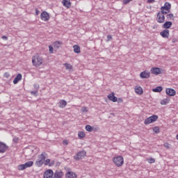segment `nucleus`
<instances>
[{
    "label": "nucleus",
    "mask_w": 178,
    "mask_h": 178,
    "mask_svg": "<svg viewBox=\"0 0 178 178\" xmlns=\"http://www.w3.org/2000/svg\"><path fill=\"white\" fill-rule=\"evenodd\" d=\"M87 152H86V150H82L79 152H78L74 156V159H75V161H80V159H83V158H84V156H86Z\"/></svg>",
    "instance_id": "7"
},
{
    "label": "nucleus",
    "mask_w": 178,
    "mask_h": 178,
    "mask_svg": "<svg viewBox=\"0 0 178 178\" xmlns=\"http://www.w3.org/2000/svg\"><path fill=\"white\" fill-rule=\"evenodd\" d=\"M63 65L65 66L66 70H73V65H72L71 64L64 63Z\"/></svg>",
    "instance_id": "30"
},
{
    "label": "nucleus",
    "mask_w": 178,
    "mask_h": 178,
    "mask_svg": "<svg viewBox=\"0 0 178 178\" xmlns=\"http://www.w3.org/2000/svg\"><path fill=\"white\" fill-rule=\"evenodd\" d=\"M66 105H67V102L64 99L60 100L58 103L59 108H65Z\"/></svg>",
    "instance_id": "21"
},
{
    "label": "nucleus",
    "mask_w": 178,
    "mask_h": 178,
    "mask_svg": "<svg viewBox=\"0 0 178 178\" xmlns=\"http://www.w3.org/2000/svg\"><path fill=\"white\" fill-rule=\"evenodd\" d=\"M165 94L168 95V97H175V95H176V90L170 88H168L165 89Z\"/></svg>",
    "instance_id": "10"
},
{
    "label": "nucleus",
    "mask_w": 178,
    "mask_h": 178,
    "mask_svg": "<svg viewBox=\"0 0 178 178\" xmlns=\"http://www.w3.org/2000/svg\"><path fill=\"white\" fill-rule=\"evenodd\" d=\"M168 20H175V15L172 13L168 14L166 15Z\"/></svg>",
    "instance_id": "32"
},
{
    "label": "nucleus",
    "mask_w": 178,
    "mask_h": 178,
    "mask_svg": "<svg viewBox=\"0 0 178 178\" xmlns=\"http://www.w3.org/2000/svg\"><path fill=\"white\" fill-rule=\"evenodd\" d=\"M113 163L117 168H121L124 165V158L122 156H115L113 158Z\"/></svg>",
    "instance_id": "2"
},
{
    "label": "nucleus",
    "mask_w": 178,
    "mask_h": 178,
    "mask_svg": "<svg viewBox=\"0 0 178 178\" xmlns=\"http://www.w3.org/2000/svg\"><path fill=\"white\" fill-rule=\"evenodd\" d=\"M158 120V115H153L147 118H146L144 121L145 124L148 125L151 124V123H154Z\"/></svg>",
    "instance_id": "5"
},
{
    "label": "nucleus",
    "mask_w": 178,
    "mask_h": 178,
    "mask_svg": "<svg viewBox=\"0 0 178 178\" xmlns=\"http://www.w3.org/2000/svg\"><path fill=\"white\" fill-rule=\"evenodd\" d=\"M85 129L86 131H89V132H91L93 130L92 127H91V125H86ZM94 130L95 131H97V130H98V128H95Z\"/></svg>",
    "instance_id": "24"
},
{
    "label": "nucleus",
    "mask_w": 178,
    "mask_h": 178,
    "mask_svg": "<svg viewBox=\"0 0 178 178\" xmlns=\"http://www.w3.org/2000/svg\"><path fill=\"white\" fill-rule=\"evenodd\" d=\"M153 131L156 133V134H158L161 131L159 129V127H155L153 128Z\"/></svg>",
    "instance_id": "33"
},
{
    "label": "nucleus",
    "mask_w": 178,
    "mask_h": 178,
    "mask_svg": "<svg viewBox=\"0 0 178 178\" xmlns=\"http://www.w3.org/2000/svg\"><path fill=\"white\" fill-rule=\"evenodd\" d=\"M74 48V52L75 54H80V52H81V50L80 49V46L77 45V44H74L73 46Z\"/></svg>",
    "instance_id": "22"
},
{
    "label": "nucleus",
    "mask_w": 178,
    "mask_h": 178,
    "mask_svg": "<svg viewBox=\"0 0 178 178\" xmlns=\"http://www.w3.org/2000/svg\"><path fill=\"white\" fill-rule=\"evenodd\" d=\"M50 163H51V159H47L44 161V165H45V166H48V165H49Z\"/></svg>",
    "instance_id": "35"
},
{
    "label": "nucleus",
    "mask_w": 178,
    "mask_h": 178,
    "mask_svg": "<svg viewBox=\"0 0 178 178\" xmlns=\"http://www.w3.org/2000/svg\"><path fill=\"white\" fill-rule=\"evenodd\" d=\"M22 74H18L15 79L13 80V84H17V83H19V81H20V80H22Z\"/></svg>",
    "instance_id": "20"
},
{
    "label": "nucleus",
    "mask_w": 178,
    "mask_h": 178,
    "mask_svg": "<svg viewBox=\"0 0 178 178\" xmlns=\"http://www.w3.org/2000/svg\"><path fill=\"white\" fill-rule=\"evenodd\" d=\"M173 26V23L170 21H166L165 22H164V24H163L162 27L163 29H165V30H168L170 29Z\"/></svg>",
    "instance_id": "19"
},
{
    "label": "nucleus",
    "mask_w": 178,
    "mask_h": 178,
    "mask_svg": "<svg viewBox=\"0 0 178 178\" xmlns=\"http://www.w3.org/2000/svg\"><path fill=\"white\" fill-rule=\"evenodd\" d=\"M117 102H118V104H122V102H123V99L118 98Z\"/></svg>",
    "instance_id": "41"
},
{
    "label": "nucleus",
    "mask_w": 178,
    "mask_h": 178,
    "mask_svg": "<svg viewBox=\"0 0 178 178\" xmlns=\"http://www.w3.org/2000/svg\"><path fill=\"white\" fill-rule=\"evenodd\" d=\"M63 143L64 145H67V144H69V142L67 141V140H64L63 141Z\"/></svg>",
    "instance_id": "42"
},
{
    "label": "nucleus",
    "mask_w": 178,
    "mask_h": 178,
    "mask_svg": "<svg viewBox=\"0 0 178 178\" xmlns=\"http://www.w3.org/2000/svg\"><path fill=\"white\" fill-rule=\"evenodd\" d=\"M2 40H8V38L6 36H2Z\"/></svg>",
    "instance_id": "48"
},
{
    "label": "nucleus",
    "mask_w": 178,
    "mask_h": 178,
    "mask_svg": "<svg viewBox=\"0 0 178 178\" xmlns=\"http://www.w3.org/2000/svg\"><path fill=\"white\" fill-rule=\"evenodd\" d=\"M13 140L15 142V143H17V141H19V138H14Z\"/></svg>",
    "instance_id": "47"
},
{
    "label": "nucleus",
    "mask_w": 178,
    "mask_h": 178,
    "mask_svg": "<svg viewBox=\"0 0 178 178\" xmlns=\"http://www.w3.org/2000/svg\"><path fill=\"white\" fill-rule=\"evenodd\" d=\"M47 153L42 152L40 155L38 156L39 161H42L43 162L45 161Z\"/></svg>",
    "instance_id": "29"
},
{
    "label": "nucleus",
    "mask_w": 178,
    "mask_h": 178,
    "mask_svg": "<svg viewBox=\"0 0 178 178\" xmlns=\"http://www.w3.org/2000/svg\"><path fill=\"white\" fill-rule=\"evenodd\" d=\"M35 14H36V16H38V15L40 14V10H38V9H35Z\"/></svg>",
    "instance_id": "45"
},
{
    "label": "nucleus",
    "mask_w": 178,
    "mask_h": 178,
    "mask_svg": "<svg viewBox=\"0 0 178 178\" xmlns=\"http://www.w3.org/2000/svg\"><path fill=\"white\" fill-rule=\"evenodd\" d=\"M63 172L62 170H56L55 172H53V177L52 178H63Z\"/></svg>",
    "instance_id": "16"
},
{
    "label": "nucleus",
    "mask_w": 178,
    "mask_h": 178,
    "mask_svg": "<svg viewBox=\"0 0 178 178\" xmlns=\"http://www.w3.org/2000/svg\"><path fill=\"white\" fill-rule=\"evenodd\" d=\"M54 176V170L49 169L43 173V178H52Z\"/></svg>",
    "instance_id": "9"
},
{
    "label": "nucleus",
    "mask_w": 178,
    "mask_h": 178,
    "mask_svg": "<svg viewBox=\"0 0 178 178\" xmlns=\"http://www.w3.org/2000/svg\"><path fill=\"white\" fill-rule=\"evenodd\" d=\"M160 35L163 37V38H169L170 31L168 29H164L163 31L160 33Z\"/></svg>",
    "instance_id": "18"
},
{
    "label": "nucleus",
    "mask_w": 178,
    "mask_h": 178,
    "mask_svg": "<svg viewBox=\"0 0 178 178\" xmlns=\"http://www.w3.org/2000/svg\"><path fill=\"white\" fill-rule=\"evenodd\" d=\"M171 5L168 2H165L164 6L161 8V12L165 15H168L170 12Z\"/></svg>",
    "instance_id": "6"
},
{
    "label": "nucleus",
    "mask_w": 178,
    "mask_h": 178,
    "mask_svg": "<svg viewBox=\"0 0 178 178\" xmlns=\"http://www.w3.org/2000/svg\"><path fill=\"white\" fill-rule=\"evenodd\" d=\"M107 98L109 99V101H111V102H118V97L115 96V92L109 94Z\"/></svg>",
    "instance_id": "17"
},
{
    "label": "nucleus",
    "mask_w": 178,
    "mask_h": 178,
    "mask_svg": "<svg viewBox=\"0 0 178 178\" xmlns=\"http://www.w3.org/2000/svg\"><path fill=\"white\" fill-rule=\"evenodd\" d=\"M62 42H58V41H56L53 43V45L54 47V48H56L57 49L60 48V46L62 45Z\"/></svg>",
    "instance_id": "28"
},
{
    "label": "nucleus",
    "mask_w": 178,
    "mask_h": 178,
    "mask_svg": "<svg viewBox=\"0 0 178 178\" xmlns=\"http://www.w3.org/2000/svg\"><path fill=\"white\" fill-rule=\"evenodd\" d=\"M78 137L79 138L82 140V138H84V137H86V133L84 131H79L78 133Z\"/></svg>",
    "instance_id": "31"
},
{
    "label": "nucleus",
    "mask_w": 178,
    "mask_h": 178,
    "mask_svg": "<svg viewBox=\"0 0 178 178\" xmlns=\"http://www.w3.org/2000/svg\"><path fill=\"white\" fill-rule=\"evenodd\" d=\"M150 72L152 74L157 76V74H161V73H162L163 70L159 67H152L150 70Z\"/></svg>",
    "instance_id": "11"
},
{
    "label": "nucleus",
    "mask_w": 178,
    "mask_h": 178,
    "mask_svg": "<svg viewBox=\"0 0 178 178\" xmlns=\"http://www.w3.org/2000/svg\"><path fill=\"white\" fill-rule=\"evenodd\" d=\"M172 44H175V43L177 42V38H173L172 40Z\"/></svg>",
    "instance_id": "43"
},
{
    "label": "nucleus",
    "mask_w": 178,
    "mask_h": 178,
    "mask_svg": "<svg viewBox=\"0 0 178 178\" xmlns=\"http://www.w3.org/2000/svg\"><path fill=\"white\" fill-rule=\"evenodd\" d=\"M34 165V161H27L24 164H21L18 165V170H24V169H27V168H31Z\"/></svg>",
    "instance_id": "3"
},
{
    "label": "nucleus",
    "mask_w": 178,
    "mask_h": 178,
    "mask_svg": "<svg viewBox=\"0 0 178 178\" xmlns=\"http://www.w3.org/2000/svg\"><path fill=\"white\" fill-rule=\"evenodd\" d=\"M169 102H170V99L165 98L161 101V105H168V104H169Z\"/></svg>",
    "instance_id": "26"
},
{
    "label": "nucleus",
    "mask_w": 178,
    "mask_h": 178,
    "mask_svg": "<svg viewBox=\"0 0 178 178\" xmlns=\"http://www.w3.org/2000/svg\"><path fill=\"white\" fill-rule=\"evenodd\" d=\"M107 38L109 40H112V36L111 35H107Z\"/></svg>",
    "instance_id": "46"
},
{
    "label": "nucleus",
    "mask_w": 178,
    "mask_h": 178,
    "mask_svg": "<svg viewBox=\"0 0 178 178\" xmlns=\"http://www.w3.org/2000/svg\"><path fill=\"white\" fill-rule=\"evenodd\" d=\"M77 174L73 171H68L65 173V178H77Z\"/></svg>",
    "instance_id": "13"
},
{
    "label": "nucleus",
    "mask_w": 178,
    "mask_h": 178,
    "mask_svg": "<svg viewBox=\"0 0 178 178\" xmlns=\"http://www.w3.org/2000/svg\"><path fill=\"white\" fill-rule=\"evenodd\" d=\"M8 146L5 145L4 143H1V152L3 153L8 149Z\"/></svg>",
    "instance_id": "23"
},
{
    "label": "nucleus",
    "mask_w": 178,
    "mask_h": 178,
    "mask_svg": "<svg viewBox=\"0 0 178 178\" xmlns=\"http://www.w3.org/2000/svg\"><path fill=\"white\" fill-rule=\"evenodd\" d=\"M153 29H156V26H153Z\"/></svg>",
    "instance_id": "50"
},
{
    "label": "nucleus",
    "mask_w": 178,
    "mask_h": 178,
    "mask_svg": "<svg viewBox=\"0 0 178 178\" xmlns=\"http://www.w3.org/2000/svg\"><path fill=\"white\" fill-rule=\"evenodd\" d=\"M35 166H37L38 168H41V166H42V165H44V161H42V160H37L35 163Z\"/></svg>",
    "instance_id": "27"
},
{
    "label": "nucleus",
    "mask_w": 178,
    "mask_h": 178,
    "mask_svg": "<svg viewBox=\"0 0 178 178\" xmlns=\"http://www.w3.org/2000/svg\"><path fill=\"white\" fill-rule=\"evenodd\" d=\"M5 76H6V77H8L9 76V74L8 73H6Z\"/></svg>",
    "instance_id": "49"
},
{
    "label": "nucleus",
    "mask_w": 178,
    "mask_h": 178,
    "mask_svg": "<svg viewBox=\"0 0 178 178\" xmlns=\"http://www.w3.org/2000/svg\"><path fill=\"white\" fill-rule=\"evenodd\" d=\"M147 161L149 162V163H155V159L152 157L147 159Z\"/></svg>",
    "instance_id": "34"
},
{
    "label": "nucleus",
    "mask_w": 178,
    "mask_h": 178,
    "mask_svg": "<svg viewBox=\"0 0 178 178\" xmlns=\"http://www.w3.org/2000/svg\"><path fill=\"white\" fill-rule=\"evenodd\" d=\"M44 63V58L37 54L32 57V64L35 67H40Z\"/></svg>",
    "instance_id": "1"
},
{
    "label": "nucleus",
    "mask_w": 178,
    "mask_h": 178,
    "mask_svg": "<svg viewBox=\"0 0 178 178\" xmlns=\"http://www.w3.org/2000/svg\"><path fill=\"white\" fill-rule=\"evenodd\" d=\"M133 0H123V4L124 5H127V3H130Z\"/></svg>",
    "instance_id": "38"
},
{
    "label": "nucleus",
    "mask_w": 178,
    "mask_h": 178,
    "mask_svg": "<svg viewBox=\"0 0 178 178\" xmlns=\"http://www.w3.org/2000/svg\"><path fill=\"white\" fill-rule=\"evenodd\" d=\"M31 94H32V95H37V94H38V91H31Z\"/></svg>",
    "instance_id": "40"
},
{
    "label": "nucleus",
    "mask_w": 178,
    "mask_h": 178,
    "mask_svg": "<svg viewBox=\"0 0 178 178\" xmlns=\"http://www.w3.org/2000/svg\"><path fill=\"white\" fill-rule=\"evenodd\" d=\"M40 19L42 22H48V20H49V13L47 11L42 12L40 14Z\"/></svg>",
    "instance_id": "8"
},
{
    "label": "nucleus",
    "mask_w": 178,
    "mask_h": 178,
    "mask_svg": "<svg viewBox=\"0 0 178 178\" xmlns=\"http://www.w3.org/2000/svg\"><path fill=\"white\" fill-rule=\"evenodd\" d=\"M155 2V0H147V3H154Z\"/></svg>",
    "instance_id": "44"
},
{
    "label": "nucleus",
    "mask_w": 178,
    "mask_h": 178,
    "mask_svg": "<svg viewBox=\"0 0 178 178\" xmlns=\"http://www.w3.org/2000/svg\"><path fill=\"white\" fill-rule=\"evenodd\" d=\"M151 73L148 71H143L140 74V79H149Z\"/></svg>",
    "instance_id": "14"
},
{
    "label": "nucleus",
    "mask_w": 178,
    "mask_h": 178,
    "mask_svg": "<svg viewBox=\"0 0 178 178\" xmlns=\"http://www.w3.org/2000/svg\"><path fill=\"white\" fill-rule=\"evenodd\" d=\"M134 90L136 94H138V95H143V94H144V90L141 86H135Z\"/></svg>",
    "instance_id": "15"
},
{
    "label": "nucleus",
    "mask_w": 178,
    "mask_h": 178,
    "mask_svg": "<svg viewBox=\"0 0 178 178\" xmlns=\"http://www.w3.org/2000/svg\"><path fill=\"white\" fill-rule=\"evenodd\" d=\"M81 112H88V108L87 107H82Z\"/></svg>",
    "instance_id": "39"
},
{
    "label": "nucleus",
    "mask_w": 178,
    "mask_h": 178,
    "mask_svg": "<svg viewBox=\"0 0 178 178\" xmlns=\"http://www.w3.org/2000/svg\"><path fill=\"white\" fill-rule=\"evenodd\" d=\"M61 3L67 9H70V8H72V1H70V0H63Z\"/></svg>",
    "instance_id": "12"
},
{
    "label": "nucleus",
    "mask_w": 178,
    "mask_h": 178,
    "mask_svg": "<svg viewBox=\"0 0 178 178\" xmlns=\"http://www.w3.org/2000/svg\"><path fill=\"white\" fill-rule=\"evenodd\" d=\"M163 147H165V148H166L167 149H169V148H170V144H169L168 143H165L163 144Z\"/></svg>",
    "instance_id": "37"
},
{
    "label": "nucleus",
    "mask_w": 178,
    "mask_h": 178,
    "mask_svg": "<svg viewBox=\"0 0 178 178\" xmlns=\"http://www.w3.org/2000/svg\"><path fill=\"white\" fill-rule=\"evenodd\" d=\"M163 88L162 86H157L155 88L152 89L153 92H162Z\"/></svg>",
    "instance_id": "25"
},
{
    "label": "nucleus",
    "mask_w": 178,
    "mask_h": 178,
    "mask_svg": "<svg viewBox=\"0 0 178 178\" xmlns=\"http://www.w3.org/2000/svg\"><path fill=\"white\" fill-rule=\"evenodd\" d=\"M49 54H54V47H52V45L49 46Z\"/></svg>",
    "instance_id": "36"
},
{
    "label": "nucleus",
    "mask_w": 178,
    "mask_h": 178,
    "mask_svg": "<svg viewBox=\"0 0 178 178\" xmlns=\"http://www.w3.org/2000/svg\"><path fill=\"white\" fill-rule=\"evenodd\" d=\"M165 13L162 12H159L156 15V20L157 23H159L160 24H162L165 23Z\"/></svg>",
    "instance_id": "4"
}]
</instances>
